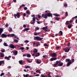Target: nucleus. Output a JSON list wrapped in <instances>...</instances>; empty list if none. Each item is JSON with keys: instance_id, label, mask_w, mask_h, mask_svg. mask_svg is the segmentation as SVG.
Returning <instances> with one entry per match:
<instances>
[{"instance_id": "nucleus-1", "label": "nucleus", "mask_w": 77, "mask_h": 77, "mask_svg": "<svg viewBox=\"0 0 77 77\" xmlns=\"http://www.w3.org/2000/svg\"><path fill=\"white\" fill-rule=\"evenodd\" d=\"M52 16H53L52 14L50 12L48 13L47 14H45V18L47 19L48 18L47 17H51V18H52Z\"/></svg>"}, {"instance_id": "nucleus-2", "label": "nucleus", "mask_w": 77, "mask_h": 77, "mask_svg": "<svg viewBox=\"0 0 77 77\" xmlns=\"http://www.w3.org/2000/svg\"><path fill=\"white\" fill-rule=\"evenodd\" d=\"M35 40L37 41H41L43 39V38H40L39 36H36L34 37Z\"/></svg>"}, {"instance_id": "nucleus-3", "label": "nucleus", "mask_w": 77, "mask_h": 77, "mask_svg": "<svg viewBox=\"0 0 77 77\" xmlns=\"http://www.w3.org/2000/svg\"><path fill=\"white\" fill-rule=\"evenodd\" d=\"M14 16L15 18H17H17H19L20 17V13H17V14H14Z\"/></svg>"}, {"instance_id": "nucleus-4", "label": "nucleus", "mask_w": 77, "mask_h": 77, "mask_svg": "<svg viewBox=\"0 0 77 77\" xmlns=\"http://www.w3.org/2000/svg\"><path fill=\"white\" fill-rule=\"evenodd\" d=\"M70 49V48H69L66 47V48L63 49V50L65 51V52L68 53V52H69Z\"/></svg>"}, {"instance_id": "nucleus-5", "label": "nucleus", "mask_w": 77, "mask_h": 77, "mask_svg": "<svg viewBox=\"0 0 77 77\" xmlns=\"http://www.w3.org/2000/svg\"><path fill=\"white\" fill-rule=\"evenodd\" d=\"M32 56H35V57H38V56H39V53H34L32 54Z\"/></svg>"}, {"instance_id": "nucleus-6", "label": "nucleus", "mask_w": 77, "mask_h": 77, "mask_svg": "<svg viewBox=\"0 0 77 77\" xmlns=\"http://www.w3.org/2000/svg\"><path fill=\"white\" fill-rule=\"evenodd\" d=\"M10 47L11 48H16V46H14L12 44H11L10 45Z\"/></svg>"}, {"instance_id": "nucleus-7", "label": "nucleus", "mask_w": 77, "mask_h": 77, "mask_svg": "<svg viewBox=\"0 0 77 77\" xmlns=\"http://www.w3.org/2000/svg\"><path fill=\"white\" fill-rule=\"evenodd\" d=\"M5 64V61H0V66H2V65H4Z\"/></svg>"}, {"instance_id": "nucleus-8", "label": "nucleus", "mask_w": 77, "mask_h": 77, "mask_svg": "<svg viewBox=\"0 0 77 77\" xmlns=\"http://www.w3.org/2000/svg\"><path fill=\"white\" fill-rule=\"evenodd\" d=\"M1 37H3V38H6L7 37V35L5 33H3L1 35Z\"/></svg>"}, {"instance_id": "nucleus-9", "label": "nucleus", "mask_w": 77, "mask_h": 77, "mask_svg": "<svg viewBox=\"0 0 77 77\" xmlns=\"http://www.w3.org/2000/svg\"><path fill=\"white\" fill-rule=\"evenodd\" d=\"M51 56L52 57H56L57 56V54H56V53H53L51 54Z\"/></svg>"}, {"instance_id": "nucleus-10", "label": "nucleus", "mask_w": 77, "mask_h": 77, "mask_svg": "<svg viewBox=\"0 0 77 77\" xmlns=\"http://www.w3.org/2000/svg\"><path fill=\"white\" fill-rule=\"evenodd\" d=\"M72 63V62L70 61L67 64V66H70V65Z\"/></svg>"}, {"instance_id": "nucleus-11", "label": "nucleus", "mask_w": 77, "mask_h": 77, "mask_svg": "<svg viewBox=\"0 0 77 77\" xmlns=\"http://www.w3.org/2000/svg\"><path fill=\"white\" fill-rule=\"evenodd\" d=\"M0 54H1L0 57H3L5 56V55L4 54H3V53L2 52L0 53Z\"/></svg>"}, {"instance_id": "nucleus-12", "label": "nucleus", "mask_w": 77, "mask_h": 77, "mask_svg": "<svg viewBox=\"0 0 77 77\" xmlns=\"http://www.w3.org/2000/svg\"><path fill=\"white\" fill-rule=\"evenodd\" d=\"M33 22L32 23H30L31 24H35V19L34 18H33Z\"/></svg>"}, {"instance_id": "nucleus-13", "label": "nucleus", "mask_w": 77, "mask_h": 77, "mask_svg": "<svg viewBox=\"0 0 77 77\" xmlns=\"http://www.w3.org/2000/svg\"><path fill=\"white\" fill-rule=\"evenodd\" d=\"M13 53L14 54V55H17L18 54V51H15L13 52Z\"/></svg>"}, {"instance_id": "nucleus-14", "label": "nucleus", "mask_w": 77, "mask_h": 77, "mask_svg": "<svg viewBox=\"0 0 77 77\" xmlns=\"http://www.w3.org/2000/svg\"><path fill=\"white\" fill-rule=\"evenodd\" d=\"M63 63H60H60L58 64V66H62L63 65Z\"/></svg>"}, {"instance_id": "nucleus-15", "label": "nucleus", "mask_w": 77, "mask_h": 77, "mask_svg": "<svg viewBox=\"0 0 77 77\" xmlns=\"http://www.w3.org/2000/svg\"><path fill=\"white\" fill-rule=\"evenodd\" d=\"M3 32V29L2 28H0V34L2 33V32Z\"/></svg>"}, {"instance_id": "nucleus-16", "label": "nucleus", "mask_w": 77, "mask_h": 77, "mask_svg": "<svg viewBox=\"0 0 77 77\" xmlns=\"http://www.w3.org/2000/svg\"><path fill=\"white\" fill-rule=\"evenodd\" d=\"M68 29H71L72 27V24H70L68 25Z\"/></svg>"}, {"instance_id": "nucleus-17", "label": "nucleus", "mask_w": 77, "mask_h": 77, "mask_svg": "<svg viewBox=\"0 0 77 77\" xmlns=\"http://www.w3.org/2000/svg\"><path fill=\"white\" fill-rule=\"evenodd\" d=\"M4 59H7V60H10V58H9L8 57H7V56H6L4 58Z\"/></svg>"}, {"instance_id": "nucleus-18", "label": "nucleus", "mask_w": 77, "mask_h": 77, "mask_svg": "<svg viewBox=\"0 0 77 77\" xmlns=\"http://www.w3.org/2000/svg\"><path fill=\"white\" fill-rule=\"evenodd\" d=\"M3 45L5 47H8V45L7 44V43L6 42H4L3 43Z\"/></svg>"}, {"instance_id": "nucleus-19", "label": "nucleus", "mask_w": 77, "mask_h": 77, "mask_svg": "<svg viewBox=\"0 0 77 77\" xmlns=\"http://www.w3.org/2000/svg\"><path fill=\"white\" fill-rule=\"evenodd\" d=\"M39 34H40L39 32H34V35H35V36H37V35H39Z\"/></svg>"}, {"instance_id": "nucleus-20", "label": "nucleus", "mask_w": 77, "mask_h": 77, "mask_svg": "<svg viewBox=\"0 0 77 77\" xmlns=\"http://www.w3.org/2000/svg\"><path fill=\"white\" fill-rule=\"evenodd\" d=\"M66 62H69L71 61H70V59H66Z\"/></svg>"}, {"instance_id": "nucleus-21", "label": "nucleus", "mask_w": 77, "mask_h": 77, "mask_svg": "<svg viewBox=\"0 0 77 77\" xmlns=\"http://www.w3.org/2000/svg\"><path fill=\"white\" fill-rule=\"evenodd\" d=\"M30 29L29 28H26L25 29H24L23 30L24 32H25V31H27L29 30Z\"/></svg>"}, {"instance_id": "nucleus-22", "label": "nucleus", "mask_w": 77, "mask_h": 77, "mask_svg": "<svg viewBox=\"0 0 77 77\" xmlns=\"http://www.w3.org/2000/svg\"><path fill=\"white\" fill-rule=\"evenodd\" d=\"M59 33L60 34V35L59 36H62V35H63V32H62V31H60Z\"/></svg>"}, {"instance_id": "nucleus-23", "label": "nucleus", "mask_w": 77, "mask_h": 77, "mask_svg": "<svg viewBox=\"0 0 77 77\" xmlns=\"http://www.w3.org/2000/svg\"><path fill=\"white\" fill-rule=\"evenodd\" d=\"M26 13L28 15H30V11H27L26 12Z\"/></svg>"}, {"instance_id": "nucleus-24", "label": "nucleus", "mask_w": 77, "mask_h": 77, "mask_svg": "<svg viewBox=\"0 0 77 77\" xmlns=\"http://www.w3.org/2000/svg\"><path fill=\"white\" fill-rule=\"evenodd\" d=\"M31 17H33V18H32V20H33V18H34L35 20L36 19V18H35V15L34 14L33 15H32L31 16Z\"/></svg>"}, {"instance_id": "nucleus-25", "label": "nucleus", "mask_w": 77, "mask_h": 77, "mask_svg": "<svg viewBox=\"0 0 77 77\" xmlns=\"http://www.w3.org/2000/svg\"><path fill=\"white\" fill-rule=\"evenodd\" d=\"M38 52V50L34 49L33 53H37Z\"/></svg>"}, {"instance_id": "nucleus-26", "label": "nucleus", "mask_w": 77, "mask_h": 77, "mask_svg": "<svg viewBox=\"0 0 77 77\" xmlns=\"http://www.w3.org/2000/svg\"><path fill=\"white\" fill-rule=\"evenodd\" d=\"M26 56L27 57H31V55L29 54H27Z\"/></svg>"}, {"instance_id": "nucleus-27", "label": "nucleus", "mask_w": 77, "mask_h": 77, "mask_svg": "<svg viewBox=\"0 0 77 77\" xmlns=\"http://www.w3.org/2000/svg\"><path fill=\"white\" fill-rule=\"evenodd\" d=\"M35 44H36V47H38V46H39V42H36Z\"/></svg>"}, {"instance_id": "nucleus-28", "label": "nucleus", "mask_w": 77, "mask_h": 77, "mask_svg": "<svg viewBox=\"0 0 77 77\" xmlns=\"http://www.w3.org/2000/svg\"><path fill=\"white\" fill-rule=\"evenodd\" d=\"M14 41L15 42H18V40L16 39H14Z\"/></svg>"}, {"instance_id": "nucleus-29", "label": "nucleus", "mask_w": 77, "mask_h": 77, "mask_svg": "<svg viewBox=\"0 0 77 77\" xmlns=\"http://www.w3.org/2000/svg\"><path fill=\"white\" fill-rule=\"evenodd\" d=\"M12 29L10 27L8 29L9 32H11V31H12Z\"/></svg>"}, {"instance_id": "nucleus-30", "label": "nucleus", "mask_w": 77, "mask_h": 77, "mask_svg": "<svg viewBox=\"0 0 77 77\" xmlns=\"http://www.w3.org/2000/svg\"><path fill=\"white\" fill-rule=\"evenodd\" d=\"M26 67H25V68H26V69H27V68H30V66H26Z\"/></svg>"}, {"instance_id": "nucleus-31", "label": "nucleus", "mask_w": 77, "mask_h": 77, "mask_svg": "<svg viewBox=\"0 0 77 77\" xmlns=\"http://www.w3.org/2000/svg\"><path fill=\"white\" fill-rule=\"evenodd\" d=\"M19 63L21 64L23 63V62H22V60H21L19 61Z\"/></svg>"}, {"instance_id": "nucleus-32", "label": "nucleus", "mask_w": 77, "mask_h": 77, "mask_svg": "<svg viewBox=\"0 0 77 77\" xmlns=\"http://www.w3.org/2000/svg\"><path fill=\"white\" fill-rule=\"evenodd\" d=\"M36 62L38 64H39V63H41V62L40 61H39L38 60H36Z\"/></svg>"}, {"instance_id": "nucleus-33", "label": "nucleus", "mask_w": 77, "mask_h": 77, "mask_svg": "<svg viewBox=\"0 0 77 77\" xmlns=\"http://www.w3.org/2000/svg\"><path fill=\"white\" fill-rule=\"evenodd\" d=\"M14 36H15V34H11V37H14Z\"/></svg>"}, {"instance_id": "nucleus-34", "label": "nucleus", "mask_w": 77, "mask_h": 77, "mask_svg": "<svg viewBox=\"0 0 77 77\" xmlns=\"http://www.w3.org/2000/svg\"><path fill=\"white\" fill-rule=\"evenodd\" d=\"M20 49L21 50H23L24 49V48L23 47H22L20 48Z\"/></svg>"}, {"instance_id": "nucleus-35", "label": "nucleus", "mask_w": 77, "mask_h": 77, "mask_svg": "<svg viewBox=\"0 0 77 77\" xmlns=\"http://www.w3.org/2000/svg\"><path fill=\"white\" fill-rule=\"evenodd\" d=\"M44 46L45 47H48V45L46 43H45L44 44Z\"/></svg>"}, {"instance_id": "nucleus-36", "label": "nucleus", "mask_w": 77, "mask_h": 77, "mask_svg": "<svg viewBox=\"0 0 77 77\" xmlns=\"http://www.w3.org/2000/svg\"><path fill=\"white\" fill-rule=\"evenodd\" d=\"M42 18H45V16H44V14H42Z\"/></svg>"}, {"instance_id": "nucleus-37", "label": "nucleus", "mask_w": 77, "mask_h": 77, "mask_svg": "<svg viewBox=\"0 0 77 77\" xmlns=\"http://www.w3.org/2000/svg\"><path fill=\"white\" fill-rule=\"evenodd\" d=\"M0 51L2 52V53H4V52H5V50L3 49V50H1Z\"/></svg>"}, {"instance_id": "nucleus-38", "label": "nucleus", "mask_w": 77, "mask_h": 77, "mask_svg": "<svg viewBox=\"0 0 77 77\" xmlns=\"http://www.w3.org/2000/svg\"><path fill=\"white\" fill-rule=\"evenodd\" d=\"M28 74H26V75L25 74H23V75L24 77H27L28 76Z\"/></svg>"}, {"instance_id": "nucleus-39", "label": "nucleus", "mask_w": 77, "mask_h": 77, "mask_svg": "<svg viewBox=\"0 0 77 77\" xmlns=\"http://www.w3.org/2000/svg\"><path fill=\"white\" fill-rule=\"evenodd\" d=\"M27 61L28 63H31L32 62V60H31V61H29L28 59L27 60Z\"/></svg>"}, {"instance_id": "nucleus-40", "label": "nucleus", "mask_w": 77, "mask_h": 77, "mask_svg": "<svg viewBox=\"0 0 77 77\" xmlns=\"http://www.w3.org/2000/svg\"><path fill=\"white\" fill-rule=\"evenodd\" d=\"M5 75V73H1L0 75V76L1 77L2 76V75Z\"/></svg>"}, {"instance_id": "nucleus-41", "label": "nucleus", "mask_w": 77, "mask_h": 77, "mask_svg": "<svg viewBox=\"0 0 77 77\" xmlns=\"http://www.w3.org/2000/svg\"><path fill=\"white\" fill-rule=\"evenodd\" d=\"M51 73H49L48 74V77H51V75H50Z\"/></svg>"}, {"instance_id": "nucleus-42", "label": "nucleus", "mask_w": 77, "mask_h": 77, "mask_svg": "<svg viewBox=\"0 0 77 77\" xmlns=\"http://www.w3.org/2000/svg\"><path fill=\"white\" fill-rule=\"evenodd\" d=\"M65 14H66V17H67V16L68 15V12L66 11V12H65Z\"/></svg>"}, {"instance_id": "nucleus-43", "label": "nucleus", "mask_w": 77, "mask_h": 77, "mask_svg": "<svg viewBox=\"0 0 77 77\" xmlns=\"http://www.w3.org/2000/svg\"><path fill=\"white\" fill-rule=\"evenodd\" d=\"M37 17H38L39 19L41 18V16L40 15H37Z\"/></svg>"}, {"instance_id": "nucleus-44", "label": "nucleus", "mask_w": 77, "mask_h": 77, "mask_svg": "<svg viewBox=\"0 0 77 77\" xmlns=\"http://www.w3.org/2000/svg\"><path fill=\"white\" fill-rule=\"evenodd\" d=\"M55 19V20H57V21H58V20H59V17H56Z\"/></svg>"}, {"instance_id": "nucleus-45", "label": "nucleus", "mask_w": 77, "mask_h": 77, "mask_svg": "<svg viewBox=\"0 0 77 77\" xmlns=\"http://www.w3.org/2000/svg\"><path fill=\"white\" fill-rule=\"evenodd\" d=\"M59 63H60V61H57L56 62V63L57 65V64H58Z\"/></svg>"}, {"instance_id": "nucleus-46", "label": "nucleus", "mask_w": 77, "mask_h": 77, "mask_svg": "<svg viewBox=\"0 0 77 77\" xmlns=\"http://www.w3.org/2000/svg\"><path fill=\"white\" fill-rule=\"evenodd\" d=\"M64 6L65 7H66V6H67V4L66 3L64 4Z\"/></svg>"}, {"instance_id": "nucleus-47", "label": "nucleus", "mask_w": 77, "mask_h": 77, "mask_svg": "<svg viewBox=\"0 0 77 77\" xmlns=\"http://www.w3.org/2000/svg\"><path fill=\"white\" fill-rule=\"evenodd\" d=\"M70 42L68 43L67 44V46H68V47H69V46H70Z\"/></svg>"}, {"instance_id": "nucleus-48", "label": "nucleus", "mask_w": 77, "mask_h": 77, "mask_svg": "<svg viewBox=\"0 0 77 77\" xmlns=\"http://www.w3.org/2000/svg\"><path fill=\"white\" fill-rule=\"evenodd\" d=\"M41 77H46L45 75H44V74H42L41 75Z\"/></svg>"}, {"instance_id": "nucleus-49", "label": "nucleus", "mask_w": 77, "mask_h": 77, "mask_svg": "<svg viewBox=\"0 0 77 77\" xmlns=\"http://www.w3.org/2000/svg\"><path fill=\"white\" fill-rule=\"evenodd\" d=\"M56 49H59L60 48V47L59 46H57L56 48Z\"/></svg>"}, {"instance_id": "nucleus-50", "label": "nucleus", "mask_w": 77, "mask_h": 77, "mask_svg": "<svg viewBox=\"0 0 77 77\" xmlns=\"http://www.w3.org/2000/svg\"><path fill=\"white\" fill-rule=\"evenodd\" d=\"M5 26L6 27H8L9 26V25L8 24V23H7L5 25Z\"/></svg>"}, {"instance_id": "nucleus-51", "label": "nucleus", "mask_w": 77, "mask_h": 77, "mask_svg": "<svg viewBox=\"0 0 77 77\" xmlns=\"http://www.w3.org/2000/svg\"><path fill=\"white\" fill-rule=\"evenodd\" d=\"M66 24L67 25H68L69 24V23H68V21H66Z\"/></svg>"}, {"instance_id": "nucleus-52", "label": "nucleus", "mask_w": 77, "mask_h": 77, "mask_svg": "<svg viewBox=\"0 0 77 77\" xmlns=\"http://www.w3.org/2000/svg\"><path fill=\"white\" fill-rule=\"evenodd\" d=\"M29 42V41L27 40H26L25 41V42L26 43H27V42Z\"/></svg>"}, {"instance_id": "nucleus-53", "label": "nucleus", "mask_w": 77, "mask_h": 77, "mask_svg": "<svg viewBox=\"0 0 77 77\" xmlns=\"http://www.w3.org/2000/svg\"><path fill=\"white\" fill-rule=\"evenodd\" d=\"M53 60H57V58H53Z\"/></svg>"}, {"instance_id": "nucleus-54", "label": "nucleus", "mask_w": 77, "mask_h": 77, "mask_svg": "<svg viewBox=\"0 0 77 77\" xmlns=\"http://www.w3.org/2000/svg\"><path fill=\"white\" fill-rule=\"evenodd\" d=\"M43 58H45H45H46V55H44L43 56Z\"/></svg>"}, {"instance_id": "nucleus-55", "label": "nucleus", "mask_w": 77, "mask_h": 77, "mask_svg": "<svg viewBox=\"0 0 77 77\" xmlns=\"http://www.w3.org/2000/svg\"><path fill=\"white\" fill-rule=\"evenodd\" d=\"M55 16H56V17H59V14H55Z\"/></svg>"}, {"instance_id": "nucleus-56", "label": "nucleus", "mask_w": 77, "mask_h": 77, "mask_svg": "<svg viewBox=\"0 0 77 77\" xmlns=\"http://www.w3.org/2000/svg\"><path fill=\"white\" fill-rule=\"evenodd\" d=\"M23 16V17H26V14L25 13H24Z\"/></svg>"}, {"instance_id": "nucleus-57", "label": "nucleus", "mask_w": 77, "mask_h": 77, "mask_svg": "<svg viewBox=\"0 0 77 77\" xmlns=\"http://www.w3.org/2000/svg\"><path fill=\"white\" fill-rule=\"evenodd\" d=\"M36 29L37 30H38L39 29V28L38 27H37L36 28Z\"/></svg>"}, {"instance_id": "nucleus-58", "label": "nucleus", "mask_w": 77, "mask_h": 77, "mask_svg": "<svg viewBox=\"0 0 77 77\" xmlns=\"http://www.w3.org/2000/svg\"><path fill=\"white\" fill-rule=\"evenodd\" d=\"M21 6H22V7H24L25 6V5L24 4H22Z\"/></svg>"}, {"instance_id": "nucleus-59", "label": "nucleus", "mask_w": 77, "mask_h": 77, "mask_svg": "<svg viewBox=\"0 0 77 77\" xmlns=\"http://www.w3.org/2000/svg\"><path fill=\"white\" fill-rule=\"evenodd\" d=\"M24 10H27V8L26 7H25L24 8Z\"/></svg>"}, {"instance_id": "nucleus-60", "label": "nucleus", "mask_w": 77, "mask_h": 77, "mask_svg": "<svg viewBox=\"0 0 77 77\" xmlns=\"http://www.w3.org/2000/svg\"><path fill=\"white\" fill-rule=\"evenodd\" d=\"M50 60H51V61H53V58H51L50 59Z\"/></svg>"}, {"instance_id": "nucleus-61", "label": "nucleus", "mask_w": 77, "mask_h": 77, "mask_svg": "<svg viewBox=\"0 0 77 77\" xmlns=\"http://www.w3.org/2000/svg\"><path fill=\"white\" fill-rule=\"evenodd\" d=\"M39 70H36L35 72H39Z\"/></svg>"}, {"instance_id": "nucleus-62", "label": "nucleus", "mask_w": 77, "mask_h": 77, "mask_svg": "<svg viewBox=\"0 0 77 77\" xmlns=\"http://www.w3.org/2000/svg\"><path fill=\"white\" fill-rule=\"evenodd\" d=\"M39 75H40L39 74H38L37 75H35V76H36V77H38V76H39Z\"/></svg>"}, {"instance_id": "nucleus-63", "label": "nucleus", "mask_w": 77, "mask_h": 77, "mask_svg": "<svg viewBox=\"0 0 77 77\" xmlns=\"http://www.w3.org/2000/svg\"><path fill=\"white\" fill-rule=\"evenodd\" d=\"M72 62H74V59H72Z\"/></svg>"}, {"instance_id": "nucleus-64", "label": "nucleus", "mask_w": 77, "mask_h": 77, "mask_svg": "<svg viewBox=\"0 0 77 77\" xmlns=\"http://www.w3.org/2000/svg\"><path fill=\"white\" fill-rule=\"evenodd\" d=\"M72 21H73V20H70L69 22L72 23Z\"/></svg>"}]
</instances>
